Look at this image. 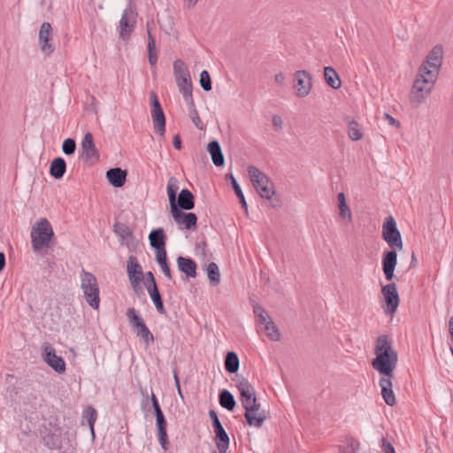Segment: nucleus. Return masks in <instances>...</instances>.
<instances>
[{"mask_svg":"<svg viewBox=\"0 0 453 453\" xmlns=\"http://www.w3.org/2000/svg\"><path fill=\"white\" fill-rule=\"evenodd\" d=\"M324 79L326 84L334 89H338L342 86V81L337 72L331 66L324 68Z\"/></svg>","mask_w":453,"mask_h":453,"instance_id":"c756f323","label":"nucleus"},{"mask_svg":"<svg viewBox=\"0 0 453 453\" xmlns=\"http://www.w3.org/2000/svg\"><path fill=\"white\" fill-rule=\"evenodd\" d=\"M253 311L257 317L266 312L265 311V309L262 306H260L258 303H256L255 305H253Z\"/></svg>","mask_w":453,"mask_h":453,"instance_id":"052dcab7","label":"nucleus"},{"mask_svg":"<svg viewBox=\"0 0 453 453\" xmlns=\"http://www.w3.org/2000/svg\"><path fill=\"white\" fill-rule=\"evenodd\" d=\"M96 418H97V412L94 407L88 406L84 410L83 414H82V418L87 420L93 437L95 436L94 426H95Z\"/></svg>","mask_w":453,"mask_h":453,"instance_id":"58836bf2","label":"nucleus"},{"mask_svg":"<svg viewBox=\"0 0 453 453\" xmlns=\"http://www.w3.org/2000/svg\"><path fill=\"white\" fill-rule=\"evenodd\" d=\"M244 417L250 426L261 427L267 417L265 411L261 410V404L256 399L251 404L246 407Z\"/></svg>","mask_w":453,"mask_h":453,"instance_id":"f8f14e48","label":"nucleus"},{"mask_svg":"<svg viewBox=\"0 0 453 453\" xmlns=\"http://www.w3.org/2000/svg\"><path fill=\"white\" fill-rule=\"evenodd\" d=\"M137 13L132 8H127L119 20V36L122 40L130 37L136 23Z\"/></svg>","mask_w":453,"mask_h":453,"instance_id":"2eb2a0df","label":"nucleus"},{"mask_svg":"<svg viewBox=\"0 0 453 453\" xmlns=\"http://www.w3.org/2000/svg\"><path fill=\"white\" fill-rule=\"evenodd\" d=\"M42 442L49 449H59L62 447V428L52 422L40 428Z\"/></svg>","mask_w":453,"mask_h":453,"instance_id":"6e6552de","label":"nucleus"},{"mask_svg":"<svg viewBox=\"0 0 453 453\" xmlns=\"http://www.w3.org/2000/svg\"><path fill=\"white\" fill-rule=\"evenodd\" d=\"M272 124L274 130L276 131H280L283 127L282 119L280 115L277 114L272 117Z\"/></svg>","mask_w":453,"mask_h":453,"instance_id":"4d7b16f0","label":"nucleus"},{"mask_svg":"<svg viewBox=\"0 0 453 453\" xmlns=\"http://www.w3.org/2000/svg\"><path fill=\"white\" fill-rule=\"evenodd\" d=\"M219 402L220 406L227 411H234L236 406V401L233 394L227 389H222L219 392Z\"/></svg>","mask_w":453,"mask_h":453,"instance_id":"2f4dec72","label":"nucleus"},{"mask_svg":"<svg viewBox=\"0 0 453 453\" xmlns=\"http://www.w3.org/2000/svg\"><path fill=\"white\" fill-rule=\"evenodd\" d=\"M113 231L121 241L127 240L129 238L134 239L133 232L129 226L124 223L119 221L115 222L113 225Z\"/></svg>","mask_w":453,"mask_h":453,"instance_id":"4c0bfd02","label":"nucleus"},{"mask_svg":"<svg viewBox=\"0 0 453 453\" xmlns=\"http://www.w3.org/2000/svg\"><path fill=\"white\" fill-rule=\"evenodd\" d=\"M127 273L128 275V279L130 281V284L132 286V288L134 291H137L139 288H141V281L144 278V274L142 272V268L141 265L138 262V259L134 256H130L127 259Z\"/></svg>","mask_w":453,"mask_h":453,"instance_id":"4468645a","label":"nucleus"},{"mask_svg":"<svg viewBox=\"0 0 453 453\" xmlns=\"http://www.w3.org/2000/svg\"><path fill=\"white\" fill-rule=\"evenodd\" d=\"M127 317L136 336L142 339L146 345L152 344L154 342V335L138 311L134 308H128Z\"/></svg>","mask_w":453,"mask_h":453,"instance_id":"423d86ee","label":"nucleus"},{"mask_svg":"<svg viewBox=\"0 0 453 453\" xmlns=\"http://www.w3.org/2000/svg\"><path fill=\"white\" fill-rule=\"evenodd\" d=\"M382 270H383L386 280L388 281L392 280V279L394 277L395 269H382Z\"/></svg>","mask_w":453,"mask_h":453,"instance_id":"0e129e2a","label":"nucleus"},{"mask_svg":"<svg viewBox=\"0 0 453 453\" xmlns=\"http://www.w3.org/2000/svg\"><path fill=\"white\" fill-rule=\"evenodd\" d=\"M150 102L151 104V118L154 131L157 134L163 136L165 133V116L155 91L150 92Z\"/></svg>","mask_w":453,"mask_h":453,"instance_id":"1a4fd4ad","label":"nucleus"},{"mask_svg":"<svg viewBox=\"0 0 453 453\" xmlns=\"http://www.w3.org/2000/svg\"><path fill=\"white\" fill-rule=\"evenodd\" d=\"M381 294L385 303L382 305L383 311L386 315H393L396 311L400 297L395 283H389L382 287Z\"/></svg>","mask_w":453,"mask_h":453,"instance_id":"9d476101","label":"nucleus"},{"mask_svg":"<svg viewBox=\"0 0 453 453\" xmlns=\"http://www.w3.org/2000/svg\"><path fill=\"white\" fill-rule=\"evenodd\" d=\"M147 34H148V59L150 65H155L157 62V54L156 50V40L151 35L149 28V23L147 24Z\"/></svg>","mask_w":453,"mask_h":453,"instance_id":"473e14b6","label":"nucleus"},{"mask_svg":"<svg viewBox=\"0 0 453 453\" xmlns=\"http://www.w3.org/2000/svg\"><path fill=\"white\" fill-rule=\"evenodd\" d=\"M176 206L177 209H180V211H189L194 209L195 196L193 193L188 188L181 189L179 196L176 197Z\"/></svg>","mask_w":453,"mask_h":453,"instance_id":"b1692460","label":"nucleus"},{"mask_svg":"<svg viewBox=\"0 0 453 453\" xmlns=\"http://www.w3.org/2000/svg\"><path fill=\"white\" fill-rule=\"evenodd\" d=\"M209 417L211 418V426H212L213 429L218 428L222 426V424L219 418V416L214 410L209 411Z\"/></svg>","mask_w":453,"mask_h":453,"instance_id":"864d4df0","label":"nucleus"},{"mask_svg":"<svg viewBox=\"0 0 453 453\" xmlns=\"http://www.w3.org/2000/svg\"><path fill=\"white\" fill-rule=\"evenodd\" d=\"M274 80L278 84L281 85L285 81V75L282 73H279L275 74Z\"/></svg>","mask_w":453,"mask_h":453,"instance_id":"69168bd1","label":"nucleus"},{"mask_svg":"<svg viewBox=\"0 0 453 453\" xmlns=\"http://www.w3.org/2000/svg\"><path fill=\"white\" fill-rule=\"evenodd\" d=\"M173 145L174 149H176L178 150H181V148H182L181 139L179 134L174 135V137L173 139Z\"/></svg>","mask_w":453,"mask_h":453,"instance_id":"bf43d9fd","label":"nucleus"},{"mask_svg":"<svg viewBox=\"0 0 453 453\" xmlns=\"http://www.w3.org/2000/svg\"><path fill=\"white\" fill-rule=\"evenodd\" d=\"M149 295L153 302L157 311L161 315H166V310L164 306V302L161 296V294L158 290L157 287H155L153 289H149Z\"/></svg>","mask_w":453,"mask_h":453,"instance_id":"f704fd0d","label":"nucleus"},{"mask_svg":"<svg viewBox=\"0 0 453 453\" xmlns=\"http://www.w3.org/2000/svg\"><path fill=\"white\" fill-rule=\"evenodd\" d=\"M178 270L184 273L188 278H196L197 275L196 263L190 257L179 256L177 257Z\"/></svg>","mask_w":453,"mask_h":453,"instance_id":"5701e85b","label":"nucleus"},{"mask_svg":"<svg viewBox=\"0 0 453 453\" xmlns=\"http://www.w3.org/2000/svg\"><path fill=\"white\" fill-rule=\"evenodd\" d=\"M259 324H262L264 326L266 325L269 319H272L270 316L265 312L262 315L257 316Z\"/></svg>","mask_w":453,"mask_h":453,"instance_id":"e2e57ef3","label":"nucleus"},{"mask_svg":"<svg viewBox=\"0 0 453 453\" xmlns=\"http://www.w3.org/2000/svg\"><path fill=\"white\" fill-rule=\"evenodd\" d=\"M226 178H228L231 180L232 188L236 196L239 198L242 208L245 211L246 213H248V203L246 202V199L244 197V195L239 183L237 182L236 179L233 176L232 173H227Z\"/></svg>","mask_w":453,"mask_h":453,"instance_id":"c9c22d12","label":"nucleus"},{"mask_svg":"<svg viewBox=\"0 0 453 453\" xmlns=\"http://www.w3.org/2000/svg\"><path fill=\"white\" fill-rule=\"evenodd\" d=\"M215 433V442L219 449V453H226L229 447V436L224 429L223 426L213 429Z\"/></svg>","mask_w":453,"mask_h":453,"instance_id":"cd10ccee","label":"nucleus"},{"mask_svg":"<svg viewBox=\"0 0 453 453\" xmlns=\"http://www.w3.org/2000/svg\"><path fill=\"white\" fill-rule=\"evenodd\" d=\"M207 151L211 155L212 163L216 166L220 167L225 165V157L220 144L217 140L211 141L207 144Z\"/></svg>","mask_w":453,"mask_h":453,"instance_id":"a878e982","label":"nucleus"},{"mask_svg":"<svg viewBox=\"0 0 453 453\" xmlns=\"http://www.w3.org/2000/svg\"><path fill=\"white\" fill-rule=\"evenodd\" d=\"M178 189V180L175 177H170L167 183V195L171 209L176 206V197Z\"/></svg>","mask_w":453,"mask_h":453,"instance_id":"e433bc0d","label":"nucleus"},{"mask_svg":"<svg viewBox=\"0 0 453 453\" xmlns=\"http://www.w3.org/2000/svg\"><path fill=\"white\" fill-rule=\"evenodd\" d=\"M380 448L383 453H395L393 445L384 437L381 438Z\"/></svg>","mask_w":453,"mask_h":453,"instance_id":"603ef678","label":"nucleus"},{"mask_svg":"<svg viewBox=\"0 0 453 453\" xmlns=\"http://www.w3.org/2000/svg\"><path fill=\"white\" fill-rule=\"evenodd\" d=\"M171 212L174 221L183 225L185 229L191 230L196 226L197 216L194 212H184L177 209V206L172 208Z\"/></svg>","mask_w":453,"mask_h":453,"instance_id":"aec40b11","label":"nucleus"},{"mask_svg":"<svg viewBox=\"0 0 453 453\" xmlns=\"http://www.w3.org/2000/svg\"><path fill=\"white\" fill-rule=\"evenodd\" d=\"M443 62V47L437 44L428 52L417 70L411 91L410 101L419 104L432 93Z\"/></svg>","mask_w":453,"mask_h":453,"instance_id":"f257e3e1","label":"nucleus"},{"mask_svg":"<svg viewBox=\"0 0 453 453\" xmlns=\"http://www.w3.org/2000/svg\"><path fill=\"white\" fill-rule=\"evenodd\" d=\"M62 150L67 156H71V155L74 154V152L76 150V142H75L74 139H73V138L65 139L62 143Z\"/></svg>","mask_w":453,"mask_h":453,"instance_id":"a18cd8bd","label":"nucleus"},{"mask_svg":"<svg viewBox=\"0 0 453 453\" xmlns=\"http://www.w3.org/2000/svg\"><path fill=\"white\" fill-rule=\"evenodd\" d=\"M150 246L155 250L165 248L166 235L162 227L153 229L149 234Z\"/></svg>","mask_w":453,"mask_h":453,"instance_id":"bb28decb","label":"nucleus"},{"mask_svg":"<svg viewBox=\"0 0 453 453\" xmlns=\"http://www.w3.org/2000/svg\"><path fill=\"white\" fill-rule=\"evenodd\" d=\"M382 238L391 249L403 250V243L401 233L397 228L395 219L392 216L387 217L383 222Z\"/></svg>","mask_w":453,"mask_h":453,"instance_id":"0eeeda50","label":"nucleus"},{"mask_svg":"<svg viewBox=\"0 0 453 453\" xmlns=\"http://www.w3.org/2000/svg\"><path fill=\"white\" fill-rule=\"evenodd\" d=\"M385 119L388 121L389 125H391V126H395V127L400 126V122L397 119H395V118L391 117L388 113H385Z\"/></svg>","mask_w":453,"mask_h":453,"instance_id":"680f3d73","label":"nucleus"},{"mask_svg":"<svg viewBox=\"0 0 453 453\" xmlns=\"http://www.w3.org/2000/svg\"><path fill=\"white\" fill-rule=\"evenodd\" d=\"M207 243L205 241H202L201 242L197 243L196 244V249L199 250L201 249L202 250V253L203 255H205V247H206Z\"/></svg>","mask_w":453,"mask_h":453,"instance_id":"338daca9","label":"nucleus"},{"mask_svg":"<svg viewBox=\"0 0 453 453\" xmlns=\"http://www.w3.org/2000/svg\"><path fill=\"white\" fill-rule=\"evenodd\" d=\"M43 402V398L42 395H30L27 397V401L25 402L26 405H30V408L27 411L30 413H34L37 411L38 408L42 407Z\"/></svg>","mask_w":453,"mask_h":453,"instance_id":"79ce46f5","label":"nucleus"},{"mask_svg":"<svg viewBox=\"0 0 453 453\" xmlns=\"http://www.w3.org/2000/svg\"><path fill=\"white\" fill-rule=\"evenodd\" d=\"M173 74L180 92L192 90L191 76L186 64L181 59L173 62Z\"/></svg>","mask_w":453,"mask_h":453,"instance_id":"9b49d317","label":"nucleus"},{"mask_svg":"<svg viewBox=\"0 0 453 453\" xmlns=\"http://www.w3.org/2000/svg\"><path fill=\"white\" fill-rule=\"evenodd\" d=\"M145 282L147 291L149 292V289H153L155 287H157L156 279L154 277V274L152 272L149 271L145 273Z\"/></svg>","mask_w":453,"mask_h":453,"instance_id":"49530a36","label":"nucleus"},{"mask_svg":"<svg viewBox=\"0 0 453 453\" xmlns=\"http://www.w3.org/2000/svg\"><path fill=\"white\" fill-rule=\"evenodd\" d=\"M265 331L267 337L272 341H280V334L279 332L278 327L274 324L272 319H269L266 325L265 326Z\"/></svg>","mask_w":453,"mask_h":453,"instance_id":"37998d69","label":"nucleus"},{"mask_svg":"<svg viewBox=\"0 0 453 453\" xmlns=\"http://www.w3.org/2000/svg\"><path fill=\"white\" fill-rule=\"evenodd\" d=\"M150 399H151L152 408L154 411V415L164 413L160 407L159 402H158L156 395L153 392H151Z\"/></svg>","mask_w":453,"mask_h":453,"instance_id":"5fc2aeb1","label":"nucleus"},{"mask_svg":"<svg viewBox=\"0 0 453 453\" xmlns=\"http://www.w3.org/2000/svg\"><path fill=\"white\" fill-rule=\"evenodd\" d=\"M294 89L299 97L306 96L311 88V76L307 71L301 70L296 73Z\"/></svg>","mask_w":453,"mask_h":453,"instance_id":"dca6fc26","label":"nucleus"},{"mask_svg":"<svg viewBox=\"0 0 453 453\" xmlns=\"http://www.w3.org/2000/svg\"><path fill=\"white\" fill-rule=\"evenodd\" d=\"M55 234L50 221L42 218L32 226L31 243L35 251L49 248Z\"/></svg>","mask_w":453,"mask_h":453,"instance_id":"7ed1b4c3","label":"nucleus"},{"mask_svg":"<svg viewBox=\"0 0 453 453\" xmlns=\"http://www.w3.org/2000/svg\"><path fill=\"white\" fill-rule=\"evenodd\" d=\"M150 399H151L152 408L154 411V415L164 413L160 407L159 402H158L156 395L153 392H151Z\"/></svg>","mask_w":453,"mask_h":453,"instance_id":"6e6d98bb","label":"nucleus"},{"mask_svg":"<svg viewBox=\"0 0 453 453\" xmlns=\"http://www.w3.org/2000/svg\"><path fill=\"white\" fill-rule=\"evenodd\" d=\"M199 83H200V86L202 87V88L204 90V91H211L212 87H211V76H210V73L208 71L206 70H203L200 73V79H199Z\"/></svg>","mask_w":453,"mask_h":453,"instance_id":"c03bdc74","label":"nucleus"},{"mask_svg":"<svg viewBox=\"0 0 453 453\" xmlns=\"http://www.w3.org/2000/svg\"><path fill=\"white\" fill-rule=\"evenodd\" d=\"M248 173L253 187L259 196L270 200L275 194L274 185L270 179L255 165L248 166Z\"/></svg>","mask_w":453,"mask_h":453,"instance_id":"20e7f679","label":"nucleus"},{"mask_svg":"<svg viewBox=\"0 0 453 453\" xmlns=\"http://www.w3.org/2000/svg\"><path fill=\"white\" fill-rule=\"evenodd\" d=\"M80 153L81 157L87 162L92 159L95 161L99 160L100 155L97 149L96 148L91 133L85 134L81 141V150Z\"/></svg>","mask_w":453,"mask_h":453,"instance_id":"6ab92c4d","label":"nucleus"},{"mask_svg":"<svg viewBox=\"0 0 453 453\" xmlns=\"http://www.w3.org/2000/svg\"><path fill=\"white\" fill-rule=\"evenodd\" d=\"M51 34V25L49 22H43L39 30L38 40L41 50L46 56L51 55L55 50L54 45L50 42Z\"/></svg>","mask_w":453,"mask_h":453,"instance_id":"a211bd4d","label":"nucleus"},{"mask_svg":"<svg viewBox=\"0 0 453 453\" xmlns=\"http://www.w3.org/2000/svg\"><path fill=\"white\" fill-rule=\"evenodd\" d=\"M207 276L213 286L220 282V272L218 265L214 262L209 263L207 265Z\"/></svg>","mask_w":453,"mask_h":453,"instance_id":"ea45409f","label":"nucleus"},{"mask_svg":"<svg viewBox=\"0 0 453 453\" xmlns=\"http://www.w3.org/2000/svg\"><path fill=\"white\" fill-rule=\"evenodd\" d=\"M189 116L192 119L194 125L200 130H203V127L202 124V120L199 117L198 111L196 109H193V111H189Z\"/></svg>","mask_w":453,"mask_h":453,"instance_id":"3c124183","label":"nucleus"},{"mask_svg":"<svg viewBox=\"0 0 453 453\" xmlns=\"http://www.w3.org/2000/svg\"><path fill=\"white\" fill-rule=\"evenodd\" d=\"M192 91H193V89L189 90V91L186 90L185 93L181 94L185 102L187 103V104L188 106L189 111H193V109H196V105H195Z\"/></svg>","mask_w":453,"mask_h":453,"instance_id":"8fccbe9b","label":"nucleus"},{"mask_svg":"<svg viewBox=\"0 0 453 453\" xmlns=\"http://www.w3.org/2000/svg\"><path fill=\"white\" fill-rule=\"evenodd\" d=\"M449 334H453V315L449 318Z\"/></svg>","mask_w":453,"mask_h":453,"instance_id":"774afa93","label":"nucleus"},{"mask_svg":"<svg viewBox=\"0 0 453 453\" xmlns=\"http://www.w3.org/2000/svg\"><path fill=\"white\" fill-rule=\"evenodd\" d=\"M339 210H340V217L347 219L349 222L351 221L352 216L349 207L347 205V203H342L339 204Z\"/></svg>","mask_w":453,"mask_h":453,"instance_id":"de8ad7c7","label":"nucleus"},{"mask_svg":"<svg viewBox=\"0 0 453 453\" xmlns=\"http://www.w3.org/2000/svg\"><path fill=\"white\" fill-rule=\"evenodd\" d=\"M158 442L164 450H168L170 442L167 435V421L164 413L155 415Z\"/></svg>","mask_w":453,"mask_h":453,"instance_id":"412c9836","label":"nucleus"},{"mask_svg":"<svg viewBox=\"0 0 453 453\" xmlns=\"http://www.w3.org/2000/svg\"><path fill=\"white\" fill-rule=\"evenodd\" d=\"M374 353L376 357L372 361V367L382 375L392 376L397 365L398 356L387 334L377 338Z\"/></svg>","mask_w":453,"mask_h":453,"instance_id":"f03ea898","label":"nucleus"},{"mask_svg":"<svg viewBox=\"0 0 453 453\" xmlns=\"http://www.w3.org/2000/svg\"><path fill=\"white\" fill-rule=\"evenodd\" d=\"M348 134L352 141H359L363 138V134L358 123L351 119L348 122Z\"/></svg>","mask_w":453,"mask_h":453,"instance_id":"a19ab883","label":"nucleus"},{"mask_svg":"<svg viewBox=\"0 0 453 453\" xmlns=\"http://www.w3.org/2000/svg\"><path fill=\"white\" fill-rule=\"evenodd\" d=\"M81 288L88 305L93 309H98L100 304L99 287L96 276L82 269L81 273Z\"/></svg>","mask_w":453,"mask_h":453,"instance_id":"39448f33","label":"nucleus"},{"mask_svg":"<svg viewBox=\"0 0 453 453\" xmlns=\"http://www.w3.org/2000/svg\"><path fill=\"white\" fill-rule=\"evenodd\" d=\"M397 265L396 249L386 250L382 254V269H395Z\"/></svg>","mask_w":453,"mask_h":453,"instance_id":"72a5a7b5","label":"nucleus"},{"mask_svg":"<svg viewBox=\"0 0 453 453\" xmlns=\"http://www.w3.org/2000/svg\"><path fill=\"white\" fill-rule=\"evenodd\" d=\"M225 370L229 373H236L239 370L240 360L234 351H228L225 357Z\"/></svg>","mask_w":453,"mask_h":453,"instance_id":"7c9ffc66","label":"nucleus"},{"mask_svg":"<svg viewBox=\"0 0 453 453\" xmlns=\"http://www.w3.org/2000/svg\"><path fill=\"white\" fill-rule=\"evenodd\" d=\"M236 387L240 392L242 405L244 409L257 399L254 387L246 378H238Z\"/></svg>","mask_w":453,"mask_h":453,"instance_id":"f3484780","label":"nucleus"},{"mask_svg":"<svg viewBox=\"0 0 453 453\" xmlns=\"http://www.w3.org/2000/svg\"><path fill=\"white\" fill-rule=\"evenodd\" d=\"M66 172V162L61 157L54 158L50 165V174L56 180L63 178Z\"/></svg>","mask_w":453,"mask_h":453,"instance_id":"c85d7f7f","label":"nucleus"},{"mask_svg":"<svg viewBox=\"0 0 453 453\" xmlns=\"http://www.w3.org/2000/svg\"><path fill=\"white\" fill-rule=\"evenodd\" d=\"M160 267H161L165 276L168 280H172L173 279V275H172V272H171V269H170V266H169L168 263L160 265Z\"/></svg>","mask_w":453,"mask_h":453,"instance_id":"13d9d810","label":"nucleus"},{"mask_svg":"<svg viewBox=\"0 0 453 453\" xmlns=\"http://www.w3.org/2000/svg\"><path fill=\"white\" fill-rule=\"evenodd\" d=\"M156 260L159 266L168 263L165 248L156 250Z\"/></svg>","mask_w":453,"mask_h":453,"instance_id":"09e8293b","label":"nucleus"},{"mask_svg":"<svg viewBox=\"0 0 453 453\" xmlns=\"http://www.w3.org/2000/svg\"><path fill=\"white\" fill-rule=\"evenodd\" d=\"M43 360L56 372L61 374L66 370L65 363L62 357L58 356L56 349L48 342L43 344Z\"/></svg>","mask_w":453,"mask_h":453,"instance_id":"ddd939ff","label":"nucleus"},{"mask_svg":"<svg viewBox=\"0 0 453 453\" xmlns=\"http://www.w3.org/2000/svg\"><path fill=\"white\" fill-rule=\"evenodd\" d=\"M392 379L393 375H383L380 380L382 398L385 401V403L389 406H394L396 403V399L392 388Z\"/></svg>","mask_w":453,"mask_h":453,"instance_id":"4be33fe9","label":"nucleus"},{"mask_svg":"<svg viewBox=\"0 0 453 453\" xmlns=\"http://www.w3.org/2000/svg\"><path fill=\"white\" fill-rule=\"evenodd\" d=\"M127 173L119 167L111 168L106 172L108 182L114 188H121L125 185Z\"/></svg>","mask_w":453,"mask_h":453,"instance_id":"393cba45","label":"nucleus"}]
</instances>
